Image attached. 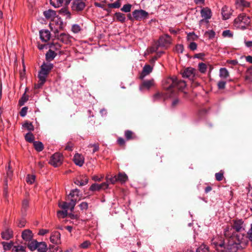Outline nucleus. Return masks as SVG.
Returning <instances> with one entry per match:
<instances>
[{
    "instance_id": "obj_42",
    "label": "nucleus",
    "mask_w": 252,
    "mask_h": 252,
    "mask_svg": "<svg viewBox=\"0 0 252 252\" xmlns=\"http://www.w3.org/2000/svg\"><path fill=\"white\" fill-rule=\"evenodd\" d=\"M68 215L67 210H64L63 211H59L57 212V216L58 218H64Z\"/></svg>"
},
{
    "instance_id": "obj_58",
    "label": "nucleus",
    "mask_w": 252,
    "mask_h": 252,
    "mask_svg": "<svg viewBox=\"0 0 252 252\" xmlns=\"http://www.w3.org/2000/svg\"><path fill=\"white\" fill-rule=\"evenodd\" d=\"M27 111H28V107H23L20 112V116L23 117H25L27 114Z\"/></svg>"
},
{
    "instance_id": "obj_46",
    "label": "nucleus",
    "mask_w": 252,
    "mask_h": 252,
    "mask_svg": "<svg viewBox=\"0 0 252 252\" xmlns=\"http://www.w3.org/2000/svg\"><path fill=\"white\" fill-rule=\"evenodd\" d=\"M101 189L99 184H94L90 188V190L91 191H98Z\"/></svg>"
},
{
    "instance_id": "obj_35",
    "label": "nucleus",
    "mask_w": 252,
    "mask_h": 252,
    "mask_svg": "<svg viewBox=\"0 0 252 252\" xmlns=\"http://www.w3.org/2000/svg\"><path fill=\"white\" fill-rule=\"evenodd\" d=\"M23 127L25 128L27 130L30 132L34 130V126L32 124L28 122H26L22 125Z\"/></svg>"
},
{
    "instance_id": "obj_32",
    "label": "nucleus",
    "mask_w": 252,
    "mask_h": 252,
    "mask_svg": "<svg viewBox=\"0 0 252 252\" xmlns=\"http://www.w3.org/2000/svg\"><path fill=\"white\" fill-rule=\"evenodd\" d=\"M115 17L116 18L117 20L124 23L126 20V16L125 15L121 12H116L115 14Z\"/></svg>"
},
{
    "instance_id": "obj_56",
    "label": "nucleus",
    "mask_w": 252,
    "mask_h": 252,
    "mask_svg": "<svg viewBox=\"0 0 252 252\" xmlns=\"http://www.w3.org/2000/svg\"><path fill=\"white\" fill-rule=\"evenodd\" d=\"M79 207L82 210H86L88 208V204L86 202H83L79 205Z\"/></svg>"
},
{
    "instance_id": "obj_19",
    "label": "nucleus",
    "mask_w": 252,
    "mask_h": 252,
    "mask_svg": "<svg viewBox=\"0 0 252 252\" xmlns=\"http://www.w3.org/2000/svg\"><path fill=\"white\" fill-rule=\"evenodd\" d=\"M3 239L8 240L13 237V231L11 229H7L1 233Z\"/></svg>"
},
{
    "instance_id": "obj_59",
    "label": "nucleus",
    "mask_w": 252,
    "mask_h": 252,
    "mask_svg": "<svg viewBox=\"0 0 252 252\" xmlns=\"http://www.w3.org/2000/svg\"><path fill=\"white\" fill-rule=\"evenodd\" d=\"M226 85V82L223 81H219L218 83V87L219 89H224Z\"/></svg>"
},
{
    "instance_id": "obj_7",
    "label": "nucleus",
    "mask_w": 252,
    "mask_h": 252,
    "mask_svg": "<svg viewBox=\"0 0 252 252\" xmlns=\"http://www.w3.org/2000/svg\"><path fill=\"white\" fill-rule=\"evenodd\" d=\"M132 15L135 20L141 21L142 19L147 18L149 14L145 10L136 9L132 12Z\"/></svg>"
},
{
    "instance_id": "obj_12",
    "label": "nucleus",
    "mask_w": 252,
    "mask_h": 252,
    "mask_svg": "<svg viewBox=\"0 0 252 252\" xmlns=\"http://www.w3.org/2000/svg\"><path fill=\"white\" fill-rule=\"evenodd\" d=\"M41 40L44 42H47L50 38V32L47 30H41L39 32Z\"/></svg>"
},
{
    "instance_id": "obj_11",
    "label": "nucleus",
    "mask_w": 252,
    "mask_h": 252,
    "mask_svg": "<svg viewBox=\"0 0 252 252\" xmlns=\"http://www.w3.org/2000/svg\"><path fill=\"white\" fill-rule=\"evenodd\" d=\"M61 234L58 231L52 233L50 240L51 243L54 244H58L60 243Z\"/></svg>"
},
{
    "instance_id": "obj_18",
    "label": "nucleus",
    "mask_w": 252,
    "mask_h": 252,
    "mask_svg": "<svg viewBox=\"0 0 252 252\" xmlns=\"http://www.w3.org/2000/svg\"><path fill=\"white\" fill-rule=\"evenodd\" d=\"M44 16L49 19H51L52 21L55 20L54 19L56 17V13L54 10L49 9L48 10L45 11L43 12Z\"/></svg>"
},
{
    "instance_id": "obj_24",
    "label": "nucleus",
    "mask_w": 252,
    "mask_h": 252,
    "mask_svg": "<svg viewBox=\"0 0 252 252\" xmlns=\"http://www.w3.org/2000/svg\"><path fill=\"white\" fill-rule=\"evenodd\" d=\"M56 37L63 42H66L68 39V35L65 33H62L60 34L59 33L55 34Z\"/></svg>"
},
{
    "instance_id": "obj_14",
    "label": "nucleus",
    "mask_w": 252,
    "mask_h": 252,
    "mask_svg": "<svg viewBox=\"0 0 252 252\" xmlns=\"http://www.w3.org/2000/svg\"><path fill=\"white\" fill-rule=\"evenodd\" d=\"M152 70L153 68L150 65H145L143 68L142 71L140 76V78L141 79H143L146 76L149 75L152 71Z\"/></svg>"
},
{
    "instance_id": "obj_61",
    "label": "nucleus",
    "mask_w": 252,
    "mask_h": 252,
    "mask_svg": "<svg viewBox=\"0 0 252 252\" xmlns=\"http://www.w3.org/2000/svg\"><path fill=\"white\" fill-rule=\"evenodd\" d=\"M189 48L190 50L192 51L196 50L197 48L196 43L194 42H191L189 45Z\"/></svg>"
},
{
    "instance_id": "obj_17",
    "label": "nucleus",
    "mask_w": 252,
    "mask_h": 252,
    "mask_svg": "<svg viewBox=\"0 0 252 252\" xmlns=\"http://www.w3.org/2000/svg\"><path fill=\"white\" fill-rule=\"evenodd\" d=\"M74 163L79 166H82L84 163V158L81 155L76 154L74 156L73 159Z\"/></svg>"
},
{
    "instance_id": "obj_53",
    "label": "nucleus",
    "mask_w": 252,
    "mask_h": 252,
    "mask_svg": "<svg viewBox=\"0 0 252 252\" xmlns=\"http://www.w3.org/2000/svg\"><path fill=\"white\" fill-rule=\"evenodd\" d=\"M197 37V36L194 33H189L187 36V39L189 41L195 40Z\"/></svg>"
},
{
    "instance_id": "obj_54",
    "label": "nucleus",
    "mask_w": 252,
    "mask_h": 252,
    "mask_svg": "<svg viewBox=\"0 0 252 252\" xmlns=\"http://www.w3.org/2000/svg\"><path fill=\"white\" fill-rule=\"evenodd\" d=\"M175 50L177 53H182L184 51V46L182 44H178L176 45Z\"/></svg>"
},
{
    "instance_id": "obj_45",
    "label": "nucleus",
    "mask_w": 252,
    "mask_h": 252,
    "mask_svg": "<svg viewBox=\"0 0 252 252\" xmlns=\"http://www.w3.org/2000/svg\"><path fill=\"white\" fill-rule=\"evenodd\" d=\"M132 5L130 4H126L123 5L121 10L125 12H129L131 10Z\"/></svg>"
},
{
    "instance_id": "obj_36",
    "label": "nucleus",
    "mask_w": 252,
    "mask_h": 252,
    "mask_svg": "<svg viewBox=\"0 0 252 252\" xmlns=\"http://www.w3.org/2000/svg\"><path fill=\"white\" fill-rule=\"evenodd\" d=\"M25 140L27 141V142H33V141H34V135H33V134L32 133H31V132H28L25 135Z\"/></svg>"
},
{
    "instance_id": "obj_41",
    "label": "nucleus",
    "mask_w": 252,
    "mask_h": 252,
    "mask_svg": "<svg viewBox=\"0 0 252 252\" xmlns=\"http://www.w3.org/2000/svg\"><path fill=\"white\" fill-rule=\"evenodd\" d=\"M88 183V179L86 178L84 180L80 181L76 180L74 181V183L78 186H83L86 185Z\"/></svg>"
},
{
    "instance_id": "obj_13",
    "label": "nucleus",
    "mask_w": 252,
    "mask_h": 252,
    "mask_svg": "<svg viewBox=\"0 0 252 252\" xmlns=\"http://www.w3.org/2000/svg\"><path fill=\"white\" fill-rule=\"evenodd\" d=\"M70 0H50V4L57 8L61 6L63 4L67 5Z\"/></svg>"
},
{
    "instance_id": "obj_39",
    "label": "nucleus",
    "mask_w": 252,
    "mask_h": 252,
    "mask_svg": "<svg viewBox=\"0 0 252 252\" xmlns=\"http://www.w3.org/2000/svg\"><path fill=\"white\" fill-rule=\"evenodd\" d=\"M91 245V243L90 241L87 240L81 243L79 246L80 249H88Z\"/></svg>"
},
{
    "instance_id": "obj_16",
    "label": "nucleus",
    "mask_w": 252,
    "mask_h": 252,
    "mask_svg": "<svg viewBox=\"0 0 252 252\" xmlns=\"http://www.w3.org/2000/svg\"><path fill=\"white\" fill-rule=\"evenodd\" d=\"M22 237L25 241H30L32 238V233L30 229H26L22 232Z\"/></svg>"
},
{
    "instance_id": "obj_8",
    "label": "nucleus",
    "mask_w": 252,
    "mask_h": 252,
    "mask_svg": "<svg viewBox=\"0 0 252 252\" xmlns=\"http://www.w3.org/2000/svg\"><path fill=\"white\" fill-rule=\"evenodd\" d=\"M172 43L171 37L168 34L160 37L158 40V46L168 47Z\"/></svg>"
},
{
    "instance_id": "obj_25",
    "label": "nucleus",
    "mask_w": 252,
    "mask_h": 252,
    "mask_svg": "<svg viewBox=\"0 0 252 252\" xmlns=\"http://www.w3.org/2000/svg\"><path fill=\"white\" fill-rule=\"evenodd\" d=\"M37 250L39 252H46L47 250V246L45 242H38Z\"/></svg>"
},
{
    "instance_id": "obj_6",
    "label": "nucleus",
    "mask_w": 252,
    "mask_h": 252,
    "mask_svg": "<svg viewBox=\"0 0 252 252\" xmlns=\"http://www.w3.org/2000/svg\"><path fill=\"white\" fill-rule=\"evenodd\" d=\"M63 157L60 153H56L53 155L50 159L49 163L53 166L56 167L60 166L62 164Z\"/></svg>"
},
{
    "instance_id": "obj_5",
    "label": "nucleus",
    "mask_w": 252,
    "mask_h": 252,
    "mask_svg": "<svg viewBox=\"0 0 252 252\" xmlns=\"http://www.w3.org/2000/svg\"><path fill=\"white\" fill-rule=\"evenodd\" d=\"M51 30L55 34L59 33V32L63 29V23L59 19L53 20L49 24Z\"/></svg>"
},
{
    "instance_id": "obj_21",
    "label": "nucleus",
    "mask_w": 252,
    "mask_h": 252,
    "mask_svg": "<svg viewBox=\"0 0 252 252\" xmlns=\"http://www.w3.org/2000/svg\"><path fill=\"white\" fill-rule=\"evenodd\" d=\"M221 14L223 19H229L231 15L229 8L226 6H224L221 9Z\"/></svg>"
},
{
    "instance_id": "obj_33",
    "label": "nucleus",
    "mask_w": 252,
    "mask_h": 252,
    "mask_svg": "<svg viewBox=\"0 0 252 252\" xmlns=\"http://www.w3.org/2000/svg\"><path fill=\"white\" fill-rule=\"evenodd\" d=\"M68 199H70V202L68 203V206H69L70 211H73L76 205L77 198L70 197Z\"/></svg>"
},
{
    "instance_id": "obj_4",
    "label": "nucleus",
    "mask_w": 252,
    "mask_h": 252,
    "mask_svg": "<svg viewBox=\"0 0 252 252\" xmlns=\"http://www.w3.org/2000/svg\"><path fill=\"white\" fill-rule=\"evenodd\" d=\"M176 81V77L173 76L172 77H168L164 79L162 82V85L164 89L171 93H172V89L175 87Z\"/></svg>"
},
{
    "instance_id": "obj_60",
    "label": "nucleus",
    "mask_w": 252,
    "mask_h": 252,
    "mask_svg": "<svg viewBox=\"0 0 252 252\" xmlns=\"http://www.w3.org/2000/svg\"><path fill=\"white\" fill-rule=\"evenodd\" d=\"M26 220L24 219H22L19 221L18 226L19 227H23L26 224Z\"/></svg>"
},
{
    "instance_id": "obj_23",
    "label": "nucleus",
    "mask_w": 252,
    "mask_h": 252,
    "mask_svg": "<svg viewBox=\"0 0 252 252\" xmlns=\"http://www.w3.org/2000/svg\"><path fill=\"white\" fill-rule=\"evenodd\" d=\"M125 136L127 140L134 139L137 137L135 134L129 130H126L125 131Z\"/></svg>"
},
{
    "instance_id": "obj_3",
    "label": "nucleus",
    "mask_w": 252,
    "mask_h": 252,
    "mask_svg": "<svg viewBox=\"0 0 252 252\" xmlns=\"http://www.w3.org/2000/svg\"><path fill=\"white\" fill-rule=\"evenodd\" d=\"M251 23V20L249 16L245 14H241L234 20V25L238 29H245Z\"/></svg>"
},
{
    "instance_id": "obj_43",
    "label": "nucleus",
    "mask_w": 252,
    "mask_h": 252,
    "mask_svg": "<svg viewBox=\"0 0 252 252\" xmlns=\"http://www.w3.org/2000/svg\"><path fill=\"white\" fill-rule=\"evenodd\" d=\"M198 68L200 72L204 73L206 71L207 65L204 63H201L198 64Z\"/></svg>"
},
{
    "instance_id": "obj_20",
    "label": "nucleus",
    "mask_w": 252,
    "mask_h": 252,
    "mask_svg": "<svg viewBox=\"0 0 252 252\" xmlns=\"http://www.w3.org/2000/svg\"><path fill=\"white\" fill-rule=\"evenodd\" d=\"M201 15L204 19H209L211 17V11L208 8H204L201 10Z\"/></svg>"
},
{
    "instance_id": "obj_22",
    "label": "nucleus",
    "mask_w": 252,
    "mask_h": 252,
    "mask_svg": "<svg viewBox=\"0 0 252 252\" xmlns=\"http://www.w3.org/2000/svg\"><path fill=\"white\" fill-rule=\"evenodd\" d=\"M236 5L237 8L242 9L243 7H249L250 3L245 0H237Z\"/></svg>"
},
{
    "instance_id": "obj_50",
    "label": "nucleus",
    "mask_w": 252,
    "mask_h": 252,
    "mask_svg": "<svg viewBox=\"0 0 252 252\" xmlns=\"http://www.w3.org/2000/svg\"><path fill=\"white\" fill-rule=\"evenodd\" d=\"M215 177L217 181H220L223 179V173L222 172L220 171V172L216 173L215 174Z\"/></svg>"
},
{
    "instance_id": "obj_63",
    "label": "nucleus",
    "mask_w": 252,
    "mask_h": 252,
    "mask_svg": "<svg viewBox=\"0 0 252 252\" xmlns=\"http://www.w3.org/2000/svg\"><path fill=\"white\" fill-rule=\"evenodd\" d=\"M101 189H105L108 188V182L106 181V182L102 183L99 184Z\"/></svg>"
},
{
    "instance_id": "obj_2",
    "label": "nucleus",
    "mask_w": 252,
    "mask_h": 252,
    "mask_svg": "<svg viewBox=\"0 0 252 252\" xmlns=\"http://www.w3.org/2000/svg\"><path fill=\"white\" fill-rule=\"evenodd\" d=\"M53 67L51 63H43L41 66V69L38 73L39 83L36 85V88H40L45 82L47 75Z\"/></svg>"
},
{
    "instance_id": "obj_48",
    "label": "nucleus",
    "mask_w": 252,
    "mask_h": 252,
    "mask_svg": "<svg viewBox=\"0 0 252 252\" xmlns=\"http://www.w3.org/2000/svg\"><path fill=\"white\" fill-rule=\"evenodd\" d=\"M117 175L114 176V177L109 178L108 177H106V180L108 183H110L112 184H114L118 181Z\"/></svg>"
},
{
    "instance_id": "obj_26",
    "label": "nucleus",
    "mask_w": 252,
    "mask_h": 252,
    "mask_svg": "<svg viewBox=\"0 0 252 252\" xmlns=\"http://www.w3.org/2000/svg\"><path fill=\"white\" fill-rule=\"evenodd\" d=\"M56 56V53L51 50H49L46 54V59L50 62L52 61Z\"/></svg>"
},
{
    "instance_id": "obj_9",
    "label": "nucleus",
    "mask_w": 252,
    "mask_h": 252,
    "mask_svg": "<svg viewBox=\"0 0 252 252\" xmlns=\"http://www.w3.org/2000/svg\"><path fill=\"white\" fill-rule=\"evenodd\" d=\"M86 0H72V9L76 11H82L85 7Z\"/></svg>"
},
{
    "instance_id": "obj_28",
    "label": "nucleus",
    "mask_w": 252,
    "mask_h": 252,
    "mask_svg": "<svg viewBox=\"0 0 252 252\" xmlns=\"http://www.w3.org/2000/svg\"><path fill=\"white\" fill-rule=\"evenodd\" d=\"M229 75V73L227 69L225 68H220V69L219 76L220 78H226Z\"/></svg>"
},
{
    "instance_id": "obj_30",
    "label": "nucleus",
    "mask_w": 252,
    "mask_h": 252,
    "mask_svg": "<svg viewBox=\"0 0 252 252\" xmlns=\"http://www.w3.org/2000/svg\"><path fill=\"white\" fill-rule=\"evenodd\" d=\"M3 249L5 251L10 250V249H13L14 246V243L13 242L10 241L9 242H2L1 243Z\"/></svg>"
},
{
    "instance_id": "obj_47",
    "label": "nucleus",
    "mask_w": 252,
    "mask_h": 252,
    "mask_svg": "<svg viewBox=\"0 0 252 252\" xmlns=\"http://www.w3.org/2000/svg\"><path fill=\"white\" fill-rule=\"evenodd\" d=\"M59 206L63 210L69 209V206H68V203L66 202H59Z\"/></svg>"
},
{
    "instance_id": "obj_64",
    "label": "nucleus",
    "mask_w": 252,
    "mask_h": 252,
    "mask_svg": "<svg viewBox=\"0 0 252 252\" xmlns=\"http://www.w3.org/2000/svg\"><path fill=\"white\" fill-rule=\"evenodd\" d=\"M117 142H118V143L119 144V145L121 146H124L125 145V141L122 137H119L118 139Z\"/></svg>"
},
{
    "instance_id": "obj_34",
    "label": "nucleus",
    "mask_w": 252,
    "mask_h": 252,
    "mask_svg": "<svg viewBox=\"0 0 252 252\" xmlns=\"http://www.w3.org/2000/svg\"><path fill=\"white\" fill-rule=\"evenodd\" d=\"M33 146L35 149L38 152H41L43 149V145L42 142L39 141H34Z\"/></svg>"
},
{
    "instance_id": "obj_55",
    "label": "nucleus",
    "mask_w": 252,
    "mask_h": 252,
    "mask_svg": "<svg viewBox=\"0 0 252 252\" xmlns=\"http://www.w3.org/2000/svg\"><path fill=\"white\" fill-rule=\"evenodd\" d=\"M246 235L247 236V242H248L249 239L252 241V223L251 229L247 233H246Z\"/></svg>"
},
{
    "instance_id": "obj_29",
    "label": "nucleus",
    "mask_w": 252,
    "mask_h": 252,
    "mask_svg": "<svg viewBox=\"0 0 252 252\" xmlns=\"http://www.w3.org/2000/svg\"><path fill=\"white\" fill-rule=\"evenodd\" d=\"M117 176L118 181L122 183L126 182L128 179L127 175L124 173H119Z\"/></svg>"
},
{
    "instance_id": "obj_37",
    "label": "nucleus",
    "mask_w": 252,
    "mask_h": 252,
    "mask_svg": "<svg viewBox=\"0 0 252 252\" xmlns=\"http://www.w3.org/2000/svg\"><path fill=\"white\" fill-rule=\"evenodd\" d=\"M79 190L77 189L71 190V191L68 196V198H69L70 197L77 198L79 196Z\"/></svg>"
},
{
    "instance_id": "obj_15",
    "label": "nucleus",
    "mask_w": 252,
    "mask_h": 252,
    "mask_svg": "<svg viewBox=\"0 0 252 252\" xmlns=\"http://www.w3.org/2000/svg\"><path fill=\"white\" fill-rule=\"evenodd\" d=\"M154 80L153 79L144 81L140 86V90L142 91L144 88L149 90L151 87L154 85Z\"/></svg>"
},
{
    "instance_id": "obj_1",
    "label": "nucleus",
    "mask_w": 252,
    "mask_h": 252,
    "mask_svg": "<svg viewBox=\"0 0 252 252\" xmlns=\"http://www.w3.org/2000/svg\"><path fill=\"white\" fill-rule=\"evenodd\" d=\"M246 224L242 219H234L231 225L224 229L225 239L216 236L212 239V245L214 246L216 252H236L241 244L247 243L246 235Z\"/></svg>"
},
{
    "instance_id": "obj_52",
    "label": "nucleus",
    "mask_w": 252,
    "mask_h": 252,
    "mask_svg": "<svg viewBox=\"0 0 252 252\" xmlns=\"http://www.w3.org/2000/svg\"><path fill=\"white\" fill-rule=\"evenodd\" d=\"M205 34L208 36L209 39H212L215 37V32L213 30H209L205 32Z\"/></svg>"
},
{
    "instance_id": "obj_38",
    "label": "nucleus",
    "mask_w": 252,
    "mask_h": 252,
    "mask_svg": "<svg viewBox=\"0 0 252 252\" xmlns=\"http://www.w3.org/2000/svg\"><path fill=\"white\" fill-rule=\"evenodd\" d=\"M37 241L35 240L33 241L29 244L28 248L31 251H33L35 250H37Z\"/></svg>"
},
{
    "instance_id": "obj_49",
    "label": "nucleus",
    "mask_w": 252,
    "mask_h": 252,
    "mask_svg": "<svg viewBox=\"0 0 252 252\" xmlns=\"http://www.w3.org/2000/svg\"><path fill=\"white\" fill-rule=\"evenodd\" d=\"M71 29H72V31L74 33H76L79 32L81 31V27H80L79 25H78L77 24H75L72 26Z\"/></svg>"
},
{
    "instance_id": "obj_44",
    "label": "nucleus",
    "mask_w": 252,
    "mask_h": 252,
    "mask_svg": "<svg viewBox=\"0 0 252 252\" xmlns=\"http://www.w3.org/2000/svg\"><path fill=\"white\" fill-rule=\"evenodd\" d=\"M35 177L34 175H28L27 176V177H26V182L30 184H32V183H34V182L35 181Z\"/></svg>"
},
{
    "instance_id": "obj_57",
    "label": "nucleus",
    "mask_w": 252,
    "mask_h": 252,
    "mask_svg": "<svg viewBox=\"0 0 252 252\" xmlns=\"http://www.w3.org/2000/svg\"><path fill=\"white\" fill-rule=\"evenodd\" d=\"M222 34L223 37H231L232 36V34L231 32H230V31H229V30L224 31L223 32Z\"/></svg>"
},
{
    "instance_id": "obj_10",
    "label": "nucleus",
    "mask_w": 252,
    "mask_h": 252,
    "mask_svg": "<svg viewBox=\"0 0 252 252\" xmlns=\"http://www.w3.org/2000/svg\"><path fill=\"white\" fill-rule=\"evenodd\" d=\"M196 70L192 67H188L181 71L183 77L193 80L195 75Z\"/></svg>"
},
{
    "instance_id": "obj_31",
    "label": "nucleus",
    "mask_w": 252,
    "mask_h": 252,
    "mask_svg": "<svg viewBox=\"0 0 252 252\" xmlns=\"http://www.w3.org/2000/svg\"><path fill=\"white\" fill-rule=\"evenodd\" d=\"M175 85V87H177L179 90H183L186 86V82L182 80H178L176 78V81Z\"/></svg>"
},
{
    "instance_id": "obj_62",
    "label": "nucleus",
    "mask_w": 252,
    "mask_h": 252,
    "mask_svg": "<svg viewBox=\"0 0 252 252\" xmlns=\"http://www.w3.org/2000/svg\"><path fill=\"white\" fill-rule=\"evenodd\" d=\"M49 232V230L48 229H41L39 230L38 234L39 235H44Z\"/></svg>"
},
{
    "instance_id": "obj_40",
    "label": "nucleus",
    "mask_w": 252,
    "mask_h": 252,
    "mask_svg": "<svg viewBox=\"0 0 252 252\" xmlns=\"http://www.w3.org/2000/svg\"><path fill=\"white\" fill-rule=\"evenodd\" d=\"M25 247L23 246H14L12 249L13 252H24Z\"/></svg>"
},
{
    "instance_id": "obj_51",
    "label": "nucleus",
    "mask_w": 252,
    "mask_h": 252,
    "mask_svg": "<svg viewBox=\"0 0 252 252\" xmlns=\"http://www.w3.org/2000/svg\"><path fill=\"white\" fill-rule=\"evenodd\" d=\"M109 8H118L121 6V3L119 1H116L114 3H110L108 5Z\"/></svg>"
},
{
    "instance_id": "obj_27",
    "label": "nucleus",
    "mask_w": 252,
    "mask_h": 252,
    "mask_svg": "<svg viewBox=\"0 0 252 252\" xmlns=\"http://www.w3.org/2000/svg\"><path fill=\"white\" fill-rule=\"evenodd\" d=\"M29 207V201L27 199L23 200L22 204L21 211L23 215H26V212Z\"/></svg>"
}]
</instances>
